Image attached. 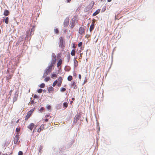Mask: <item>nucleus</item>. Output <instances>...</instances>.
Instances as JSON below:
<instances>
[{"mask_svg": "<svg viewBox=\"0 0 155 155\" xmlns=\"http://www.w3.org/2000/svg\"><path fill=\"white\" fill-rule=\"evenodd\" d=\"M54 64H53L52 63H51L49 64V66L47 67L46 69L45 70V71L44 73V75L46 76L49 73L51 72L52 70V68Z\"/></svg>", "mask_w": 155, "mask_h": 155, "instance_id": "f257e3e1", "label": "nucleus"}, {"mask_svg": "<svg viewBox=\"0 0 155 155\" xmlns=\"http://www.w3.org/2000/svg\"><path fill=\"white\" fill-rule=\"evenodd\" d=\"M60 42L59 43V46L61 48L63 49L65 47L64 45V41L63 40V38L60 37L59 38Z\"/></svg>", "mask_w": 155, "mask_h": 155, "instance_id": "f03ea898", "label": "nucleus"}, {"mask_svg": "<svg viewBox=\"0 0 155 155\" xmlns=\"http://www.w3.org/2000/svg\"><path fill=\"white\" fill-rule=\"evenodd\" d=\"M34 109H32L28 112L27 114L25 117V120H28V118L30 117L31 115L33 112L34 111Z\"/></svg>", "mask_w": 155, "mask_h": 155, "instance_id": "7ed1b4c3", "label": "nucleus"}, {"mask_svg": "<svg viewBox=\"0 0 155 155\" xmlns=\"http://www.w3.org/2000/svg\"><path fill=\"white\" fill-rule=\"evenodd\" d=\"M52 61L51 63H52L53 64H55L56 61V56L55 54L53 53L52 54Z\"/></svg>", "mask_w": 155, "mask_h": 155, "instance_id": "20e7f679", "label": "nucleus"}, {"mask_svg": "<svg viewBox=\"0 0 155 155\" xmlns=\"http://www.w3.org/2000/svg\"><path fill=\"white\" fill-rule=\"evenodd\" d=\"M19 133H17L14 138V142L15 144H16L19 140Z\"/></svg>", "mask_w": 155, "mask_h": 155, "instance_id": "39448f33", "label": "nucleus"}, {"mask_svg": "<svg viewBox=\"0 0 155 155\" xmlns=\"http://www.w3.org/2000/svg\"><path fill=\"white\" fill-rule=\"evenodd\" d=\"M63 79L61 77H59L58 79V82L57 84V86L58 87H60L61 84L62 82Z\"/></svg>", "mask_w": 155, "mask_h": 155, "instance_id": "423d86ee", "label": "nucleus"}, {"mask_svg": "<svg viewBox=\"0 0 155 155\" xmlns=\"http://www.w3.org/2000/svg\"><path fill=\"white\" fill-rule=\"evenodd\" d=\"M75 24V21L74 20L73 18L72 20H71V28H73Z\"/></svg>", "mask_w": 155, "mask_h": 155, "instance_id": "0eeeda50", "label": "nucleus"}, {"mask_svg": "<svg viewBox=\"0 0 155 155\" xmlns=\"http://www.w3.org/2000/svg\"><path fill=\"white\" fill-rule=\"evenodd\" d=\"M80 118V116L79 115L77 114L74 117V120L73 121V122L74 123H76L79 120Z\"/></svg>", "mask_w": 155, "mask_h": 155, "instance_id": "6e6552de", "label": "nucleus"}, {"mask_svg": "<svg viewBox=\"0 0 155 155\" xmlns=\"http://www.w3.org/2000/svg\"><path fill=\"white\" fill-rule=\"evenodd\" d=\"M85 29L84 28L81 27L79 28V33L81 34H82L84 32Z\"/></svg>", "mask_w": 155, "mask_h": 155, "instance_id": "1a4fd4ad", "label": "nucleus"}, {"mask_svg": "<svg viewBox=\"0 0 155 155\" xmlns=\"http://www.w3.org/2000/svg\"><path fill=\"white\" fill-rule=\"evenodd\" d=\"M71 87L73 88L74 89H76L77 88V86L76 84V83L73 81L71 84Z\"/></svg>", "mask_w": 155, "mask_h": 155, "instance_id": "9d476101", "label": "nucleus"}, {"mask_svg": "<svg viewBox=\"0 0 155 155\" xmlns=\"http://www.w3.org/2000/svg\"><path fill=\"white\" fill-rule=\"evenodd\" d=\"M34 126V124L33 123H31L28 126V128L30 130H32Z\"/></svg>", "mask_w": 155, "mask_h": 155, "instance_id": "9b49d317", "label": "nucleus"}, {"mask_svg": "<svg viewBox=\"0 0 155 155\" xmlns=\"http://www.w3.org/2000/svg\"><path fill=\"white\" fill-rule=\"evenodd\" d=\"M69 19H66L64 23V25L65 27H67L68 26L69 24Z\"/></svg>", "mask_w": 155, "mask_h": 155, "instance_id": "f8f14e48", "label": "nucleus"}, {"mask_svg": "<svg viewBox=\"0 0 155 155\" xmlns=\"http://www.w3.org/2000/svg\"><path fill=\"white\" fill-rule=\"evenodd\" d=\"M10 14V12L7 10H5L4 11V15L6 16H7Z\"/></svg>", "mask_w": 155, "mask_h": 155, "instance_id": "ddd939ff", "label": "nucleus"}, {"mask_svg": "<svg viewBox=\"0 0 155 155\" xmlns=\"http://www.w3.org/2000/svg\"><path fill=\"white\" fill-rule=\"evenodd\" d=\"M76 58H74V66L75 67H76L78 66V61L76 60Z\"/></svg>", "mask_w": 155, "mask_h": 155, "instance_id": "4468645a", "label": "nucleus"}, {"mask_svg": "<svg viewBox=\"0 0 155 155\" xmlns=\"http://www.w3.org/2000/svg\"><path fill=\"white\" fill-rule=\"evenodd\" d=\"M100 12V9H98L93 14V16H95L97 15V14H99Z\"/></svg>", "mask_w": 155, "mask_h": 155, "instance_id": "2eb2a0df", "label": "nucleus"}, {"mask_svg": "<svg viewBox=\"0 0 155 155\" xmlns=\"http://www.w3.org/2000/svg\"><path fill=\"white\" fill-rule=\"evenodd\" d=\"M62 60L61 59H60L59 60L58 62L57 63V67H59L62 64Z\"/></svg>", "mask_w": 155, "mask_h": 155, "instance_id": "dca6fc26", "label": "nucleus"}, {"mask_svg": "<svg viewBox=\"0 0 155 155\" xmlns=\"http://www.w3.org/2000/svg\"><path fill=\"white\" fill-rule=\"evenodd\" d=\"M18 95L15 94L13 98V101L14 102L16 101L18 99Z\"/></svg>", "mask_w": 155, "mask_h": 155, "instance_id": "f3484780", "label": "nucleus"}, {"mask_svg": "<svg viewBox=\"0 0 155 155\" xmlns=\"http://www.w3.org/2000/svg\"><path fill=\"white\" fill-rule=\"evenodd\" d=\"M94 25H91L90 27V32H91V31L94 29Z\"/></svg>", "mask_w": 155, "mask_h": 155, "instance_id": "a211bd4d", "label": "nucleus"}, {"mask_svg": "<svg viewBox=\"0 0 155 155\" xmlns=\"http://www.w3.org/2000/svg\"><path fill=\"white\" fill-rule=\"evenodd\" d=\"M54 88L51 86L49 87L48 88V91L49 93H50L51 91H53L54 90Z\"/></svg>", "mask_w": 155, "mask_h": 155, "instance_id": "6ab92c4d", "label": "nucleus"}, {"mask_svg": "<svg viewBox=\"0 0 155 155\" xmlns=\"http://www.w3.org/2000/svg\"><path fill=\"white\" fill-rule=\"evenodd\" d=\"M13 76V75H12V74H9V75H8L7 76V79L8 80H9L10 79L12 76Z\"/></svg>", "mask_w": 155, "mask_h": 155, "instance_id": "aec40b11", "label": "nucleus"}, {"mask_svg": "<svg viewBox=\"0 0 155 155\" xmlns=\"http://www.w3.org/2000/svg\"><path fill=\"white\" fill-rule=\"evenodd\" d=\"M75 54V51L73 49L71 51V54L72 56L74 55Z\"/></svg>", "mask_w": 155, "mask_h": 155, "instance_id": "412c9836", "label": "nucleus"}, {"mask_svg": "<svg viewBox=\"0 0 155 155\" xmlns=\"http://www.w3.org/2000/svg\"><path fill=\"white\" fill-rule=\"evenodd\" d=\"M73 79L72 77L71 76H69L68 77V80L69 81H71Z\"/></svg>", "mask_w": 155, "mask_h": 155, "instance_id": "4be33fe9", "label": "nucleus"}, {"mask_svg": "<svg viewBox=\"0 0 155 155\" xmlns=\"http://www.w3.org/2000/svg\"><path fill=\"white\" fill-rule=\"evenodd\" d=\"M9 21V18L8 17H7L5 19V22L6 24H8V23Z\"/></svg>", "mask_w": 155, "mask_h": 155, "instance_id": "5701e85b", "label": "nucleus"}, {"mask_svg": "<svg viewBox=\"0 0 155 155\" xmlns=\"http://www.w3.org/2000/svg\"><path fill=\"white\" fill-rule=\"evenodd\" d=\"M57 77V75L56 74H52L51 77V78H56Z\"/></svg>", "mask_w": 155, "mask_h": 155, "instance_id": "b1692460", "label": "nucleus"}, {"mask_svg": "<svg viewBox=\"0 0 155 155\" xmlns=\"http://www.w3.org/2000/svg\"><path fill=\"white\" fill-rule=\"evenodd\" d=\"M58 81L57 80H55L53 83L52 84V86L53 87H55L56 85L57 84H58Z\"/></svg>", "mask_w": 155, "mask_h": 155, "instance_id": "393cba45", "label": "nucleus"}, {"mask_svg": "<svg viewBox=\"0 0 155 155\" xmlns=\"http://www.w3.org/2000/svg\"><path fill=\"white\" fill-rule=\"evenodd\" d=\"M63 105L65 108L67 107L68 106V103H67L64 102L63 104Z\"/></svg>", "mask_w": 155, "mask_h": 155, "instance_id": "a878e982", "label": "nucleus"}, {"mask_svg": "<svg viewBox=\"0 0 155 155\" xmlns=\"http://www.w3.org/2000/svg\"><path fill=\"white\" fill-rule=\"evenodd\" d=\"M94 2L93 1H92L90 4V5L91 6V8H92V7L93 6V5H94Z\"/></svg>", "mask_w": 155, "mask_h": 155, "instance_id": "bb28decb", "label": "nucleus"}, {"mask_svg": "<svg viewBox=\"0 0 155 155\" xmlns=\"http://www.w3.org/2000/svg\"><path fill=\"white\" fill-rule=\"evenodd\" d=\"M66 90V89L64 87H61L60 88V91L61 92H64Z\"/></svg>", "mask_w": 155, "mask_h": 155, "instance_id": "cd10ccee", "label": "nucleus"}, {"mask_svg": "<svg viewBox=\"0 0 155 155\" xmlns=\"http://www.w3.org/2000/svg\"><path fill=\"white\" fill-rule=\"evenodd\" d=\"M44 126H45V124H42L40 127V128L42 130H43L44 129Z\"/></svg>", "mask_w": 155, "mask_h": 155, "instance_id": "c85d7f7f", "label": "nucleus"}, {"mask_svg": "<svg viewBox=\"0 0 155 155\" xmlns=\"http://www.w3.org/2000/svg\"><path fill=\"white\" fill-rule=\"evenodd\" d=\"M45 84L44 83L41 84L40 85V87L41 88H44L45 86Z\"/></svg>", "mask_w": 155, "mask_h": 155, "instance_id": "c756f323", "label": "nucleus"}, {"mask_svg": "<svg viewBox=\"0 0 155 155\" xmlns=\"http://www.w3.org/2000/svg\"><path fill=\"white\" fill-rule=\"evenodd\" d=\"M50 78L49 77L46 78L45 79V81L47 82L49 80Z\"/></svg>", "mask_w": 155, "mask_h": 155, "instance_id": "7c9ffc66", "label": "nucleus"}, {"mask_svg": "<svg viewBox=\"0 0 155 155\" xmlns=\"http://www.w3.org/2000/svg\"><path fill=\"white\" fill-rule=\"evenodd\" d=\"M54 32L55 33L58 34L59 32V31L57 28L55 29H54Z\"/></svg>", "mask_w": 155, "mask_h": 155, "instance_id": "2f4dec72", "label": "nucleus"}, {"mask_svg": "<svg viewBox=\"0 0 155 155\" xmlns=\"http://www.w3.org/2000/svg\"><path fill=\"white\" fill-rule=\"evenodd\" d=\"M96 21V20L95 19H93L92 20V22L91 25H94V23Z\"/></svg>", "mask_w": 155, "mask_h": 155, "instance_id": "473e14b6", "label": "nucleus"}, {"mask_svg": "<svg viewBox=\"0 0 155 155\" xmlns=\"http://www.w3.org/2000/svg\"><path fill=\"white\" fill-rule=\"evenodd\" d=\"M20 127L17 128L16 129V131L17 132V133H18V132L20 131Z\"/></svg>", "mask_w": 155, "mask_h": 155, "instance_id": "72a5a7b5", "label": "nucleus"}, {"mask_svg": "<svg viewBox=\"0 0 155 155\" xmlns=\"http://www.w3.org/2000/svg\"><path fill=\"white\" fill-rule=\"evenodd\" d=\"M42 89H41V88L39 89L38 91V92L39 93H42Z\"/></svg>", "mask_w": 155, "mask_h": 155, "instance_id": "f704fd0d", "label": "nucleus"}, {"mask_svg": "<svg viewBox=\"0 0 155 155\" xmlns=\"http://www.w3.org/2000/svg\"><path fill=\"white\" fill-rule=\"evenodd\" d=\"M82 42H81L78 43V45L79 47H80L82 46Z\"/></svg>", "mask_w": 155, "mask_h": 155, "instance_id": "c9c22d12", "label": "nucleus"}, {"mask_svg": "<svg viewBox=\"0 0 155 155\" xmlns=\"http://www.w3.org/2000/svg\"><path fill=\"white\" fill-rule=\"evenodd\" d=\"M30 105H32V104H34V100H32L30 102Z\"/></svg>", "mask_w": 155, "mask_h": 155, "instance_id": "e433bc0d", "label": "nucleus"}, {"mask_svg": "<svg viewBox=\"0 0 155 155\" xmlns=\"http://www.w3.org/2000/svg\"><path fill=\"white\" fill-rule=\"evenodd\" d=\"M46 107L47 109L48 110H50L51 108V107L49 105H47Z\"/></svg>", "mask_w": 155, "mask_h": 155, "instance_id": "4c0bfd02", "label": "nucleus"}, {"mask_svg": "<svg viewBox=\"0 0 155 155\" xmlns=\"http://www.w3.org/2000/svg\"><path fill=\"white\" fill-rule=\"evenodd\" d=\"M18 155H23V153L21 151H19L18 152Z\"/></svg>", "mask_w": 155, "mask_h": 155, "instance_id": "58836bf2", "label": "nucleus"}, {"mask_svg": "<svg viewBox=\"0 0 155 155\" xmlns=\"http://www.w3.org/2000/svg\"><path fill=\"white\" fill-rule=\"evenodd\" d=\"M41 130H42L41 129H40V127H39L37 130V132H38L40 133Z\"/></svg>", "mask_w": 155, "mask_h": 155, "instance_id": "ea45409f", "label": "nucleus"}, {"mask_svg": "<svg viewBox=\"0 0 155 155\" xmlns=\"http://www.w3.org/2000/svg\"><path fill=\"white\" fill-rule=\"evenodd\" d=\"M44 109L45 108L44 107H42L40 108L39 110H40V111H42L44 110Z\"/></svg>", "mask_w": 155, "mask_h": 155, "instance_id": "a19ab883", "label": "nucleus"}, {"mask_svg": "<svg viewBox=\"0 0 155 155\" xmlns=\"http://www.w3.org/2000/svg\"><path fill=\"white\" fill-rule=\"evenodd\" d=\"M12 91H13V90H10V92H9V95L10 96L11 95L12 93Z\"/></svg>", "mask_w": 155, "mask_h": 155, "instance_id": "79ce46f5", "label": "nucleus"}, {"mask_svg": "<svg viewBox=\"0 0 155 155\" xmlns=\"http://www.w3.org/2000/svg\"><path fill=\"white\" fill-rule=\"evenodd\" d=\"M90 37V35H89L87 34L85 36V37L88 38Z\"/></svg>", "mask_w": 155, "mask_h": 155, "instance_id": "37998d69", "label": "nucleus"}, {"mask_svg": "<svg viewBox=\"0 0 155 155\" xmlns=\"http://www.w3.org/2000/svg\"><path fill=\"white\" fill-rule=\"evenodd\" d=\"M78 77L80 79H81V75L80 74H79Z\"/></svg>", "mask_w": 155, "mask_h": 155, "instance_id": "c03bdc74", "label": "nucleus"}, {"mask_svg": "<svg viewBox=\"0 0 155 155\" xmlns=\"http://www.w3.org/2000/svg\"><path fill=\"white\" fill-rule=\"evenodd\" d=\"M2 155H11L10 154H8L6 153H3Z\"/></svg>", "mask_w": 155, "mask_h": 155, "instance_id": "a18cd8bd", "label": "nucleus"}, {"mask_svg": "<svg viewBox=\"0 0 155 155\" xmlns=\"http://www.w3.org/2000/svg\"><path fill=\"white\" fill-rule=\"evenodd\" d=\"M34 97L35 98H37L38 97V96L37 95H34Z\"/></svg>", "mask_w": 155, "mask_h": 155, "instance_id": "49530a36", "label": "nucleus"}, {"mask_svg": "<svg viewBox=\"0 0 155 155\" xmlns=\"http://www.w3.org/2000/svg\"><path fill=\"white\" fill-rule=\"evenodd\" d=\"M73 47V48H75L76 47H75V45L74 44H73V47Z\"/></svg>", "mask_w": 155, "mask_h": 155, "instance_id": "de8ad7c7", "label": "nucleus"}, {"mask_svg": "<svg viewBox=\"0 0 155 155\" xmlns=\"http://www.w3.org/2000/svg\"><path fill=\"white\" fill-rule=\"evenodd\" d=\"M70 58V56H69L68 58V62H69Z\"/></svg>", "mask_w": 155, "mask_h": 155, "instance_id": "09e8293b", "label": "nucleus"}, {"mask_svg": "<svg viewBox=\"0 0 155 155\" xmlns=\"http://www.w3.org/2000/svg\"><path fill=\"white\" fill-rule=\"evenodd\" d=\"M45 122H47L48 121V119H45Z\"/></svg>", "mask_w": 155, "mask_h": 155, "instance_id": "8fccbe9b", "label": "nucleus"}, {"mask_svg": "<svg viewBox=\"0 0 155 155\" xmlns=\"http://www.w3.org/2000/svg\"><path fill=\"white\" fill-rule=\"evenodd\" d=\"M49 115H46V116H45V117H49Z\"/></svg>", "mask_w": 155, "mask_h": 155, "instance_id": "3c124183", "label": "nucleus"}, {"mask_svg": "<svg viewBox=\"0 0 155 155\" xmlns=\"http://www.w3.org/2000/svg\"><path fill=\"white\" fill-rule=\"evenodd\" d=\"M71 0H67L68 2H69L71 1Z\"/></svg>", "mask_w": 155, "mask_h": 155, "instance_id": "603ef678", "label": "nucleus"}, {"mask_svg": "<svg viewBox=\"0 0 155 155\" xmlns=\"http://www.w3.org/2000/svg\"><path fill=\"white\" fill-rule=\"evenodd\" d=\"M19 119L17 121H16V123H18V122H19Z\"/></svg>", "mask_w": 155, "mask_h": 155, "instance_id": "864d4df0", "label": "nucleus"}, {"mask_svg": "<svg viewBox=\"0 0 155 155\" xmlns=\"http://www.w3.org/2000/svg\"><path fill=\"white\" fill-rule=\"evenodd\" d=\"M111 1H112V0H107V2H110Z\"/></svg>", "mask_w": 155, "mask_h": 155, "instance_id": "5fc2aeb1", "label": "nucleus"}, {"mask_svg": "<svg viewBox=\"0 0 155 155\" xmlns=\"http://www.w3.org/2000/svg\"><path fill=\"white\" fill-rule=\"evenodd\" d=\"M74 76H76V75H77L76 73H74Z\"/></svg>", "mask_w": 155, "mask_h": 155, "instance_id": "6e6d98bb", "label": "nucleus"}, {"mask_svg": "<svg viewBox=\"0 0 155 155\" xmlns=\"http://www.w3.org/2000/svg\"><path fill=\"white\" fill-rule=\"evenodd\" d=\"M72 100L73 101L74 100V98H72Z\"/></svg>", "mask_w": 155, "mask_h": 155, "instance_id": "4d7b16f0", "label": "nucleus"}, {"mask_svg": "<svg viewBox=\"0 0 155 155\" xmlns=\"http://www.w3.org/2000/svg\"><path fill=\"white\" fill-rule=\"evenodd\" d=\"M15 68H14V69L13 70V72H14V70H15Z\"/></svg>", "mask_w": 155, "mask_h": 155, "instance_id": "13d9d810", "label": "nucleus"}, {"mask_svg": "<svg viewBox=\"0 0 155 155\" xmlns=\"http://www.w3.org/2000/svg\"><path fill=\"white\" fill-rule=\"evenodd\" d=\"M32 29H31V31H32Z\"/></svg>", "mask_w": 155, "mask_h": 155, "instance_id": "bf43d9fd", "label": "nucleus"}, {"mask_svg": "<svg viewBox=\"0 0 155 155\" xmlns=\"http://www.w3.org/2000/svg\"><path fill=\"white\" fill-rule=\"evenodd\" d=\"M1 154V153L0 152V154Z\"/></svg>", "mask_w": 155, "mask_h": 155, "instance_id": "052dcab7", "label": "nucleus"}]
</instances>
